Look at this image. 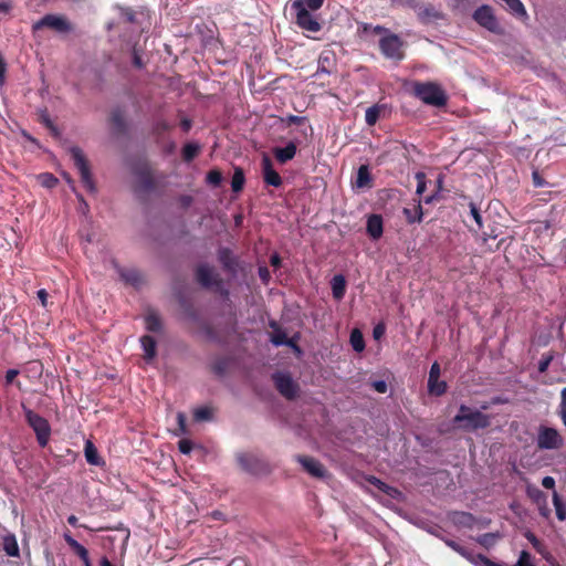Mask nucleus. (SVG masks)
I'll use <instances>...</instances> for the list:
<instances>
[{
	"label": "nucleus",
	"mask_w": 566,
	"mask_h": 566,
	"mask_svg": "<svg viewBox=\"0 0 566 566\" xmlns=\"http://www.w3.org/2000/svg\"><path fill=\"white\" fill-rule=\"evenodd\" d=\"M200 146L196 143H188L182 147L181 156L184 161L190 163L199 154Z\"/></svg>",
	"instance_id": "e433bc0d"
},
{
	"label": "nucleus",
	"mask_w": 566,
	"mask_h": 566,
	"mask_svg": "<svg viewBox=\"0 0 566 566\" xmlns=\"http://www.w3.org/2000/svg\"><path fill=\"white\" fill-rule=\"evenodd\" d=\"M334 65V54L332 52H322L318 56V65L316 75L318 74H331Z\"/></svg>",
	"instance_id": "c85d7f7f"
},
{
	"label": "nucleus",
	"mask_w": 566,
	"mask_h": 566,
	"mask_svg": "<svg viewBox=\"0 0 566 566\" xmlns=\"http://www.w3.org/2000/svg\"><path fill=\"white\" fill-rule=\"evenodd\" d=\"M43 28L52 29L59 33H69L73 30L71 22L64 15L45 14L32 25V31L36 32Z\"/></svg>",
	"instance_id": "1a4fd4ad"
},
{
	"label": "nucleus",
	"mask_w": 566,
	"mask_h": 566,
	"mask_svg": "<svg viewBox=\"0 0 566 566\" xmlns=\"http://www.w3.org/2000/svg\"><path fill=\"white\" fill-rule=\"evenodd\" d=\"M440 377V366L438 363H433L430 371H429V378L428 381L437 380Z\"/></svg>",
	"instance_id": "680f3d73"
},
{
	"label": "nucleus",
	"mask_w": 566,
	"mask_h": 566,
	"mask_svg": "<svg viewBox=\"0 0 566 566\" xmlns=\"http://www.w3.org/2000/svg\"><path fill=\"white\" fill-rule=\"evenodd\" d=\"M40 184L45 188H54L59 184V179L50 172L39 175Z\"/></svg>",
	"instance_id": "de8ad7c7"
},
{
	"label": "nucleus",
	"mask_w": 566,
	"mask_h": 566,
	"mask_svg": "<svg viewBox=\"0 0 566 566\" xmlns=\"http://www.w3.org/2000/svg\"><path fill=\"white\" fill-rule=\"evenodd\" d=\"M355 186L357 188H371L373 187V177H371L370 169H369L368 165L359 166V168L357 170Z\"/></svg>",
	"instance_id": "a878e982"
},
{
	"label": "nucleus",
	"mask_w": 566,
	"mask_h": 566,
	"mask_svg": "<svg viewBox=\"0 0 566 566\" xmlns=\"http://www.w3.org/2000/svg\"><path fill=\"white\" fill-rule=\"evenodd\" d=\"M22 409L25 421L33 429L39 446L42 448L46 447L51 437V426L49 421L33 410L27 408L24 405H22Z\"/></svg>",
	"instance_id": "7ed1b4c3"
},
{
	"label": "nucleus",
	"mask_w": 566,
	"mask_h": 566,
	"mask_svg": "<svg viewBox=\"0 0 566 566\" xmlns=\"http://www.w3.org/2000/svg\"><path fill=\"white\" fill-rule=\"evenodd\" d=\"M415 177L417 180L416 193L421 196L427 189V176L424 172L418 171Z\"/></svg>",
	"instance_id": "3c124183"
},
{
	"label": "nucleus",
	"mask_w": 566,
	"mask_h": 566,
	"mask_svg": "<svg viewBox=\"0 0 566 566\" xmlns=\"http://www.w3.org/2000/svg\"><path fill=\"white\" fill-rule=\"evenodd\" d=\"M63 537L65 543L70 546L74 554H76L81 558L84 566H93L90 559L88 551L82 544L74 539L69 533H65Z\"/></svg>",
	"instance_id": "412c9836"
},
{
	"label": "nucleus",
	"mask_w": 566,
	"mask_h": 566,
	"mask_svg": "<svg viewBox=\"0 0 566 566\" xmlns=\"http://www.w3.org/2000/svg\"><path fill=\"white\" fill-rule=\"evenodd\" d=\"M262 170L263 179L266 185L276 188L282 185L283 181L280 174L273 168L272 160L266 155H264L262 158Z\"/></svg>",
	"instance_id": "f3484780"
},
{
	"label": "nucleus",
	"mask_w": 566,
	"mask_h": 566,
	"mask_svg": "<svg viewBox=\"0 0 566 566\" xmlns=\"http://www.w3.org/2000/svg\"><path fill=\"white\" fill-rule=\"evenodd\" d=\"M501 537L502 535L499 532L484 533L475 537V542L484 548L489 549L493 547Z\"/></svg>",
	"instance_id": "c9c22d12"
},
{
	"label": "nucleus",
	"mask_w": 566,
	"mask_h": 566,
	"mask_svg": "<svg viewBox=\"0 0 566 566\" xmlns=\"http://www.w3.org/2000/svg\"><path fill=\"white\" fill-rule=\"evenodd\" d=\"M412 94L424 104L436 107H443L448 102L444 91L432 82H415Z\"/></svg>",
	"instance_id": "f03ea898"
},
{
	"label": "nucleus",
	"mask_w": 566,
	"mask_h": 566,
	"mask_svg": "<svg viewBox=\"0 0 566 566\" xmlns=\"http://www.w3.org/2000/svg\"><path fill=\"white\" fill-rule=\"evenodd\" d=\"M84 455L88 464L92 465H103L105 462L99 457L97 448L91 440H86L84 446Z\"/></svg>",
	"instance_id": "cd10ccee"
},
{
	"label": "nucleus",
	"mask_w": 566,
	"mask_h": 566,
	"mask_svg": "<svg viewBox=\"0 0 566 566\" xmlns=\"http://www.w3.org/2000/svg\"><path fill=\"white\" fill-rule=\"evenodd\" d=\"M109 122H111V125L116 134H118V135L126 134L127 123L125 119V113L122 108L117 107L112 111Z\"/></svg>",
	"instance_id": "4be33fe9"
},
{
	"label": "nucleus",
	"mask_w": 566,
	"mask_h": 566,
	"mask_svg": "<svg viewBox=\"0 0 566 566\" xmlns=\"http://www.w3.org/2000/svg\"><path fill=\"white\" fill-rule=\"evenodd\" d=\"M525 538L532 544L533 548L538 553V554H544L545 551H546V547L545 545L537 538V536L531 532V531H527L525 534H524Z\"/></svg>",
	"instance_id": "c03bdc74"
},
{
	"label": "nucleus",
	"mask_w": 566,
	"mask_h": 566,
	"mask_svg": "<svg viewBox=\"0 0 566 566\" xmlns=\"http://www.w3.org/2000/svg\"><path fill=\"white\" fill-rule=\"evenodd\" d=\"M133 65L137 69L144 67L143 60H142L138 51L136 50V48H134V50H133Z\"/></svg>",
	"instance_id": "338daca9"
},
{
	"label": "nucleus",
	"mask_w": 566,
	"mask_h": 566,
	"mask_svg": "<svg viewBox=\"0 0 566 566\" xmlns=\"http://www.w3.org/2000/svg\"><path fill=\"white\" fill-rule=\"evenodd\" d=\"M366 480L369 484H371L373 486H375L376 489H378L379 491H381L382 493H385L387 495H392V493L397 491L395 488L382 482L377 476L369 475Z\"/></svg>",
	"instance_id": "4c0bfd02"
},
{
	"label": "nucleus",
	"mask_w": 566,
	"mask_h": 566,
	"mask_svg": "<svg viewBox=\"0 0 566 566\" xmlns=\"http://www.w3.org/2000/svg\"><path fill=\"white\" fill-rule=\"evenodd\" d=\"M184 307H185V313L187 314V316L192 319V321H197L198 319V313L197 311L190 305V304H184Z\"/></svg>",
	"instance_id": "69168bd1"
},
{
	"label": "nucleus",
	"mask_w": 566,
	"mask_h": 566,
	"mask_svg": "<svg viewBox=\"0 0 566 566\" xmlns=\"http://www.w3.org/2000/svg\"><path fill=\"white\" fill-rule=\"evenodd\" d=\"M526 494L537 505L539 515L548 518L552 511L548 507L547 495L533 484L526 486Z\"/></svg>",
	"instance_id": "2eb2a0df"
},
{
	"label": "nucleus",
	"mask_w": 566,
	"mask_h": 566,
	"mask_svg": "<svg viewBox=\"0 0 566 566\" xmlns=\"http://www.w3.org/2000/svg\"><path fill=\"white\" fill-rule=\"evenodd\" d=\"M507 10L518 19H527V12L521 0H503Z\"/></svg>",
	"instance_id": "72a5a7b5"
},
{
	"label": "nucleus",
	"mask_w": 566,
	"mask_h": 566,
	"mask_svg": "<svg viewBox=\"0 0 566 566\" xmlns=\"http://www.w3.org/2000/svg\"><path fill=\"white\" fill-rule=\"evenodd\" d=\"M386 109L382 104H375L366 109L365 120L368 126H374L380 118L381 113Z\"/></svg>",
	"instance_id": "2f4dec72"
},
{
	"label": "nucleus",
	"mask_w": 566,
	"mask_h": 566,
	"mask_svg": "<svg viewBox=\"0 0 566 566\" xmlns=\"http://www.w3.org/2000/svg\"><path fill=\"white\" fill-rule=\"evenodd\" d=\"M350 345L355 352H363L365 349V340L359 329H353L350 333Z\"/></svg>",
	"instance_id": "ea45409f"
},
{
	"label": "nucleus",
	"mask_w": 566,
	"mask_h": 566,
	"mask_svg": "<svg viewBox=\"0 0 566 566\" xmlns=\"http://www.w3.org/2000/svg\"><path fill=\"white\" fill-rule=\"evenodd\" d=\"M293 8L296 10V23L300 28L310 32H318L321 30L319 22L308 12L301 0L295 1Z\"/></svg>",
	"instance_id": "f8f14e48"
},
{
	"label": "nucleus",
	"mask_w": 566,
	"mask_h": 566,
	"mask_svg": "<svg viewBox=\"0 0 566 566\" xmlns=\"http://www.w3.org/2000/svg\"><path fill=\"white\" fill-rule=\"evenodd\" d=\"M536 446L539 450H556L564 446V439L557 429L539 426Z\"/></svg>",
	"instance_id": "0eeeda50"
},
{
	"label": "nucleus",
	"mask_w": 566,
	"mask_h": 566,
	"mask_svg": "<svg viewBox=\"0 0 566 566\" xmlns=\"http://www.w3.org/2000/svg\"><path fill=\"white\" fill-rule=\"evenodd\" d=\"M428 390L431 395L442 396L447 391V382L439 379L428 381Z\"/></svg>",
	"instance_id": "37998d69"
},
{
	"label": "nucleus",
	"mask_w": 566,
	"mask_h": 566,
	"mask_svg": "<svg viewBox=\"0 0 566 566\" xmlns=\"http://www.w3.org/2000/svg\"><path fill=\"white\" fill-rule=\"evenodd\" d=\"M218 261L228 273L234 275L238 272V258L229 248L218 250Z\"/></svg>",
	"instance_id": "a211bd4d"
},
{
	"label": "nucleus",
	"mask_w": 566,
	"mask_h": 566,
	"mask_svg": "<svg viewBox=\"0 0 566 566\" xmlns=\"http://www.w3.org/2000/svg\"><path fill=\"white\" fill-rule=\"evenodd\" d=\"M136 175V185H135V191L137 193H149L151 192L155 187L156 182L153 177V174L148 166H142L135 170Z\"/></svg>",
	"instance_id": "4468645a"
},
{
	"label": "nucleus",
	"mask_w": 566,
	"mask_h": 566,
	"mask_svg": "<svg viewBox=\"0 0 566 566\" xmlns=\"http://www.w3.org/2000/svg\"><path fill=\"white\" fill-rule=\"evenodd\" d=\"M2 549L10 557H19L20 549L14 534H7L2 537Z\"/></svg>",
	"instance_id": "bb28decb"
},
{
	"label": "nucleus",
	"mask_w": 566,
	"mask_h": 566,
	"mask_svg": "<svg viewBox=\"0 0 566 566\" xmlns=\"http://www.w3.org/2000/svg\"><path fill=\"white\" fill-rule=\"evenodd\" d=\"M178 202L182 209H187L192 205L193 198L190 195H182L178 198Z\"/></svg>",
	"instance_id": "052dcab7"
},
{
	"label": "nucleus",
	"mask_w": 566,
	"mask_h": 566,
	"mask_svg": "<svg viewBox=\"0 0 566 566\" xmlns=\"http://www.w3.org/2000/svg\"><path fill=\"white\" fill-rule=\"evenodd\" d=\"M553 504L555 507L556 516L559 521L566 520V505L563 502L560 495L554 491L553 492Z\"/></svg>",
	"instance_id": "58836bf2"
},
{
	"label": "nucleus",
	"mask_w": 566,
	"mask_h": 566,
	"mask_svg": "<svg viewBox=\"0 0 566 566\" xmlns=\"http://www.w3.org/2000/svg\"><path fill=\"white\" fill-rule=\"evenodd\" d=\"M515 566H535V565L532 564V555L526 551H522Z\"/></svg>",
	"instance_id": "5fc2aeb1"
},
{
	"label": "nucleus",
	"mask_w": 566,
	"mask_h": 566,
	"mask_svg": "<svg viewBox=\"0 0 566 566\" xmlns=\"http://www.w3.org/2000/svg\"><path fill=\"white\" fill-rule=\"evenodd\" d=\"M145 325L147 331L158 333L163 328L160 316L156 312H148L145 316Z\"/></svg>",
	"instance_id": "f704fd0d"
},
{
	"label": "nucleus",
	"mask_w": 566,
	"mask_h": 566,
	"mask_svg": "<svg viewBox=\"0 0 566 566\" xmlns=\"http://www.w3.org/2000/svg\"><path fill=\"white\" fill-rule=\"evenodd\" d=\"M177 421H178V426H179L180 431L182 433H186L187 432V418H186V416L182 412H179L177 415Z\"/></svg>",
	"instance_id": "0e129e2a"
},
{
	"label": "nucleus",
	"mask_w": 566,
	"mask_h": 566,
	"mask_svg": "<svg viewBox=\"0 0 566 566\" xmlns=\"http://www.w3.org/2000/svg\"><path fill=\"white\" fill-rule=\"evenodd\" d=\"M140 343L145 352V358L147 360L153 359L156 356V339L153 336L144 335L140 338Z\"/></svg>",
	"instance_id": "473e14b6"
},
{
	"label": "nucleus",
	"mask_w": 566,
	"mask_h": 566,
	"mask_svg": "<svg viewBox=\"0 0 566 566\" xmlns=\"http://www.w3.org/2000/svg\"><path fill=\"white\" fill-rule=\"evenodd\" d=\"M195 275L197 282L205 289L220 287L223 283L220 275L207 263L199 264L196 268Z\"/></svg>",
	"instance_id": "9d476101"
},
{
	"label": "nucleus",
	"mask_w": 566,
	"mask_h": 566,
	"mask_svg": "<svg viewBox=\"0 0 566 566\" xmlns=\"http://www.w3.org/2000/svg\"><path fill=\"white\" fill-rule=\"evenodd\" d=\"M469 207H470V213H471L472 218L474 219V221L478 226V229L481 230L482 229V214L480 212V209L476 207V205L474 202H470Z\"/></svg>",
	"instance_id": "864d4df0"
},
{
	"label": "nucleus",
	"mask_w": 566,
	"mask_h": 566,
	"mask_svg": "<svg viewBox=\"0 0 566 566\" xmlns=\"http://www.w3.org/2000/svg\"><path fill=\"white\" fill-rule=\"evenodd\" d=\"M368 30H373V32L375 34L387 35L388 33H391L387 28H385L382 25H375V27H373L371 24H365L364 25V31H368Z\"/></svg>",
	"instance_id": "13d9d810"
},
{
	"label": "nucleus",
	"mask_w": 566,
	"mask_h": 566,
	"mask_svg": "<svg viewBox=\"0 0 566 566\" xmlns=\"http://www.w3.org/2000/svg\"><path fill=\"white\" fill-rule=\"evenodd\" d=\"M192 447H193L192 442L188 439H181L178 442V449L182 454H189L192 450Z\"/></svg>",
	"instance_id": "4d7b16f0"
},
{
	"label": "nucleus",
	"mask_w": 566,
	"mask_h": 566,
	"mask_svg": "<svg viewBox=\"0 0 566 566\" xmlns=\"http://www.w3.org/2000/svg\"><path fill=\"white\" fill-rule=\"evenodd\" d=\"M74 166L77 168L83 186L90 191H95V184L92 177L91 167L82 149L77 146L70 148Z\"/></svg>",
	"instance_id": "39448f33"
},
{
	"label": "nucleus",
	"mask_w": 566,
	"mask_h": 566,
	"mask_svg": "<svg viewBox=\"0 0 566 566\" xmlns=\"http://www.w3.org/2000/svg\"><path fill=\"white\" fill-rule=\"evenodd\" d=\"M451 522L459 527L472 528L475 524V517L469 512H453L450 515Z\"/></svg>",
	"instance_id": "5701e85b"
},
{
	"label": "nucleus",
	"mask_w": 566,
	"mask_h": 566,
	"mask_svg": "<svg viewBox=\"0 0 566 566\" xmlns=\"http://www.w3.org/2000/svg\"><path fill=\"white\" fill-rule=\"evenodd\" d=\"M554 359V354L553 353H547V354H543L539 361H538V371L539 373H546L549 365L552 364Z\"/></svg>",
	"instance_id": "8fccbe9b"
},
{
	"label": "nucleus",
	"mask_w": 566,
	"mask_h": 566,
	"mask_svg": "<svg viewBox=\"0 0 566 566\" xmlns=\"http://www.w3.org/2000/svg\"><path fill=\"white\" fill-rule=\"evenodd\" d=\"M195 421H209L212 419V409L209 407H200L193 411Z\"/></svg>",
	"instance_id": "a18cd8bd"
},
{
	"label": "nucleus",
	"mask_w": 566,
	"mask_h": 566,
	"mask_svg": "<svg viewBox=\"0 0 566 566\" xmlns=\"http://www.w3.org/2000/svg\"><path fill=\"white\" fill-rule=\"evenodd\" d=\"M402 213L406 218V221L409 224L420 223L423 218V210H422L421 201L419 200L418 203L412 209L403 208Z\"/></svg>",
	"instance_id": "7c9ffc66"
},
{
	"label": "nucleus",
	"mask_w": 566,
	"mask_h": 566,
	"mask_svg": "<svg viewBox=\"0 0 566 566\" xmlns=\"http://www.w3.org/2000/svg\"><path fill=\"white\" fill-rule=\"evenodd\" d=\"M296 145L293 142H290L285 147H276L274 148L273 153L275 156V159L280 164H285L289 160H292L296 154Z\"/></svg>",
	"instance_id": "b1692460"
},
{
	"label": "nucleus",
	"mask_w": 566,
	"mask_h": 566,
	"mask_svg": "<svg viewBox=\"0 0 566 566\" xmlns=\"http://www.w3.org/2000/svg\"><path fill=\"white\" fill-rule=\"evenodd\" d=\"M273 381L276 390L286 399L292 400L297 396L298 386L289 374L275 373Z\"/></svg>",
	"instance_id": "ddd939ff"
},
{
	"label": "nucleus",
	"mask_w": 566,
	"mask_h": 566,
	"mask_svg": "<svg viewBox=\"0 0 566 566\" xmlns=\"http://www.w3.org/2000/svg\"><path fill=\"white\" fill-rule=\"evenodd\" d=\"M120 279L134 287H139L144 283L143 274L136 269L116 266Z\"/></svg>",
	"instance_id": "aec40b11"
},
{
	"label": "nucleus",
	"mask_w": 566,
	"mask_h": 566,
	"mask_svg": "<svg viewBox=\"0 0 566 566\" xmlns=\"http://www.w3.org/2000/svg\"><path fill=\"white\" fill-rule=\"evenodd\" d=\"M371 386L379 394H385L388 388L386 381H384V380H376L371 384Z\"/></svg>",
	"instance_id": "e2e57ef3"
},
{
	"label": "nucleus",
	"mask_w": 566,
	"mask_h": 566,
	"mask_svg": "<svg viewBox=\"0 0 566 566\" xmlns=\"http://www.w3.org/2000/svg\"><path fill=\"white\" fill-rule=\"evenodd\" d=\"M379 50L385 57L390 60L401 61L405 57L403 42L395 33H388L380 38Z\"/></svg>",
	"instance_id": "423d86ee"
},
{
	"label": "nucleus",
	"mask_w": 566,
	"mask_h": 566,
	"mask_svg": "<svg viewBox=\"0 0 566 566\" xmlns=\"http://www.w3.org/2000/svg\"><path fill=\"white\" fill-rule=\"evenodd\" d=\"M237 459L242 470L248 473L259 475L270 472L269 463L256 455L242 453L239 454Z\"/></svg>",
	"instance_id": "9b49d317"
},
{
	"label": "nucleus",
	"mask_w": 566,
	"mask_h": 566,
	"mask_svg": "<svg viewBox=\"0 0 566 566\" xmlns=\"http://www.w3.org/2000/svg\"><path fill=\"white\" fill-rule=\"evenodd\" d=\"M385 334V326L382 324H378L374 327L373 336L375 339H379Z\"/></svg>",
	"instance_id": "774afa93"
},
{
	"label": "nucleus",
	"mask_w": 566,
	"mask_h": 566,
	"mask_svg": "<svg viewBox=\"0 0 566 566\" xmlns=\"http://www.w3.org/2000/svg\"><path fill=\"white\" fill-rule=\"evenodd\" d=\"M417 15L422 23H428L441 18V13L431 3H423L421 8H419Z\"/></svg>",
	"instance_id": "393cba45"
},
{
	"label": "nucleus",
	"mask_w": 566,
	"mask_h": 566,
	"mask_svg": "<svg viewBox=\"0 0 566 566\" xmlns=\"http://www.w3.org/2000/svg\"><path fill=\"white\" fill-rule=\"evenodd\" d=\"M441 539L444 542V544L448 547H450L452 551H454L455 553H458L459 555L464 557L467 560H469L474 566H502V565L489 559L483 554H473L472 551L462 546L461 544H459L458 542H455L451 538L441 537Z\"/></svg>",
	"instance_id": "6e6552de"
},
{
	"label": "nucleus",
	"mask_w": 566,
	"mask_h": 566,
	"mask_svg": "<svg viewBox=\"0 0 566 566\" xmlns=\"http://www.w3.org/2000/svg\"><path fill=\"white\" fill-rule=\"evenodd\" d=\"M331 285H332L333 297L337 301H340L346 293L345 276L342 274L334 275V277L332 279Z\"/></svg>",
	"instance_id": "c756f323"
},
{
	"label": "nucleus",
	"mask_w": 566,
	"mask_h": 566,
	"mask_svg": "<svg viewBox=\"0 0 566 566\" xmlns=\"http://www.w3.org/2000/svg\"><path fill=\"white\" fill-rule=\"evenodd\" d=\"M472 18L480 27L494 34L503 35L505 33L504 28L500 24L491 6L483 4L479 7L473 12Z\"/></svg>",
	"instance_id": "20e7f679"
},
{
	"label": "nucleus",
	"mask_w": 566,
	"mask_h": 566,
	"mask_svg": "<svg viewBox=\"0 0 566 566\" xmlns=\"http://www.w3.org/2000/svg\"><path fill=\"white\" fill-rule=\"evenodd\" d=\"M244 172L241 168H235L232 180H231V188L234 192H240L243 189L244 186Z\"/></svg>",
	"instance_id": "a19ab883"
},
{
	"label": "nucleus",
	"mask_w": 566,
	"mask_h": 566,
	"mask_svg": "<svg viewBox=\"0 0 566 566\" xmlns=\"http://www.w3.org/2000/svg\"><path fill=\"white\" fill-rule=\"evenodd\" d=\"M302 2L306 7V9H311V10L315 11V10H318L323 6L324 0H304Z\"/></svg>",
	"instance_id": "bf43d9fd"
},
{
	"label": "nucleus",
	"mask_w": 566,
	"mask_h": 566,
	"mask_svg": "<svg viewBox=\"0 0 566 566\" xmlns=\"http://www.w3.org/2000/svg\"><path fill=\"white\" fill-rule=\"evenodd\" d=\"M271 342L275 346L289 345L295 348V350H300V348L291 339H289L286 334L282 331H277L275 334H273L271 337Z\"/></svg>",
	"instance_id": "79ce46f5"
},
{
	"label": "nucleus",
	"mask_w": 566,
	"mask_h": 566,
	"mask_svg": "<svg viewBox=\"0 0 566 566\" xmlns=\"http://www.w3.org/2000/svg\"><path fill=\"white\" fill-rule=\"evenodd\" d=\"M453 423L467 431L485 429L491 424V417L480 410H471L465 405H461L459 413L454 416Z\"/></svg>",
	"instance_id": "f257e3e1"
},
{
	"label": "nucleus",
	"mask_w": 566,
	"mask_h": 566,
	"mask_svg": "<svg viewBox=\"0 0 566 566\" xmlns=\"http://www.w3.org/2000/svg\"><path fill=\"white\" fill-rule=\"evenodd\" d=\"M229 367V359L221 357L212 364V371L218 376H223Z\"/></svg>",
	"instance_id": "49530a36"
},
{
	"label": "nucleus",
	"mask_w": 566,
	"mask_h": 566,
	"mask_svg": "<svg viewBox=\"0 0 566 566\" xmlns=\"http://www.w3.org/2000/svg\"><path fill=\"white\" fill-rule=\"evenodd\" d=\"M307 120L304 116L289 115L285 118H282V122L286 123L287 126L291 125H302Z\"/></svg>",
	"instance_id": "6e6d98bb"
},
{
	"label": "nucleus",
	"mask_w": 566,
	"mask_h": 566,
	"mask_svg": "<svg viewBox=\"0 0 566 566\" xmlns=\"http://www.w3.org/2000/svg\"><path fill=\"white\" fill-rule=\"evenodd\" d=\"M172 126L165 119L157 120L154 125V134L160 136L166 132H169Z\"/></svg>",
	"instance_id": "603ef678"
},
{
	"label": "nucleus",
	"mask_w": 566,
	"mask_h": 566,
	"mask_svg": "<svg viewBox=\"0 0 566 566\" xmlns=\"http://www.w3.org/2000/svg\"><path fill=\"white\" fill-rule=\"evenodd\" d=\"M366 231H367V234L373 240L380 239L384 233L382 217L380 214H376V213L370 214L367 219Z\"/></svg>",
	"instance_id": "6ab92c4d"
},
{
	"label": "nucleus",
	"mask_w": 566,
	"mask_h": 566,
	"mask_svg": "<svg viewBox=\"0 0 566 566\" xmlns=\"http://www.w3.org/2000/svg\"><path fill=\"white\" fill-rule=\"evenodd\" d=\"M295 460L303 467V469L314 478L322 479L326 475L324 465L316 459L307 455H295Z\"/></svg>",
	"instance_id": "dca6fc26"
},
{
	"label": "nucleus",
	"mask_w": 566,
	"mask_h": 566,
	"mask_svg": "<svg viewBox=\"0 0 566 566\" xmlns=\"http://www.w3.org/2000/svg\"><path fill=\"white\" fill-rule=\"evenodd\" d=\"M207 184L211 185L212 187H219L222 181V174L218 169L210 170L206 176Z\"/></svg>",
	"instance_id": "09e8293b"
}]
</instances>
